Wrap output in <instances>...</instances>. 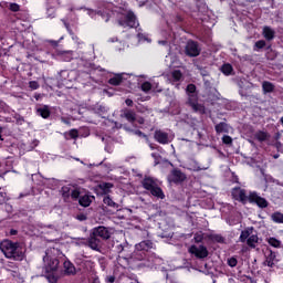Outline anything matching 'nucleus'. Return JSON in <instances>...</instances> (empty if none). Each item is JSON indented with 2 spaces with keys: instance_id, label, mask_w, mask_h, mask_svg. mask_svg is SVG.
<instances>
[{
  "instance_id": "f257e3e1",
  "label": "nucleus",
  "mask_w": 283,
  "mask_h": 283,
  "mask_svg": "<svg viewBox=\"0 0 283 283\" xmlns=\"http://www.w3.org/2000/svg\"><path fill=\"white\" fill-rule=\"evenodd\" d=\"M112 14H119L118 24L122 28H136L138 22L134 12L127 11L120 7H114L112 3L103 4L101 10L97 11V15L102 17L104 21H109Z\"/></svg>"
},
{
  "instance_id": "f03ea898",
  "label": "nucleus",
  "mask_w": 283,
  "mask_h": 283,
  "mask_svg": "<svg viewBox=\"0 0 283 283\" xmlns=\"http://www.w3.org/2000/svg\"><path fill=\"white\" fill-rule=\"evenodd\" d=\"M0 251L6 258H8V260H15L17 262H21L23 258H25L21 245L10 240H4L0 243Z\"/></svg>"
},
{
  "instance_id": "7ed1b4c3",
  "label": "nucleus",
  "mask_w": 283,
  "mask_h": 283,
  "mask_svg": "<svg viewBox=\"0 0 283 283\" xmlns=\"http://www.w3.org/2000/svg\"><path fill=\"white\" fill-rule=\"evenodd\" d=\"M186 94L188 96L187 105L196 113L205 114V106L198 103V94L196 93V86L193 84H188Z\"/></svg>"
},
{
  "instance_id": "20e7f679",
  "label": "nucleus",
  "mask_w": 283,
  "mask_h": 283,
  "mask_svg": "<svg viewBox=\"0 0 283 283\" xmlns=\"http://www.w3.org/2000/svg\"><path fill=\"white\" fill-rule=\"evenodd\" d=\"M57 252L59 250L54 248L46 250L45 256H43L46 273H55V271H59V259L52 255L53 253Z\"/></svg>"
},
{
  "instance_id": "39448f33",
  "label": "nucleus",
  "mask_w": 283,
  "mask_h": 283,
  "mask_svg": "<svg viewBox=\"0 0 283 283\" xmlns=\"http://www.w3.org/2000/svg\"><path fill=\"white\" fill-rule=\"evenodd\" d=\"M142 185L144 189L150 191L151 196L159 198V200H165V192L163 191V188L158 187V184L151 177L145 178Z\"/></svg>"
},
{
  "instance_id": "423d86ee",
  "label": "nucleus",
  "mask_w": 283,
  "mask_h": 283,
  "mask_svg": "<svg viewBox=\"0 0 283 283\" xmlns=\"http://www.w3.org/2000/svg\"><path fill=\"white\" fill-rule=\"evenodd\" d=\"M239 240L240 242H247L250 249H255L260 239L258 238V234L253 233V227H250L241 231Z\"/></svg>"
},
{
  "instance_id": "0eeeda50",
  "label": "nucleus",
  "mask_w": 283,
  "mask_h": 283,
  "mask_svg": "<svg viewBox=\"0 0 283 283\" xmlns=\"http://www.w3.org/2000/svg\"><path fill=\"white\" fill-rule=\"evenodd\" d=\"M185 54L190 57L200 56V45H198V42L188 41L185 48Z\"/></svg>"
},
{
  "instance_id": "6e6552de",
  "label": "nucleus",
  "mask_w": 283,
  "mask_h": 283,
  "mask_svg": "<svg viewBox=\"0 0 283 283\" xmlns=\"http://www.w3.org/2000/svg\"><path fill=\"white\" fill-rule=\"evenodd\" d=\"M232 198L242 202V205H247L249 202V196L247 195V190L242 188L232 189Z\"/></svg>"
},
{
  "instance_id": "1a4fd4ad",
  "label": "nucleus",
  "mask_w": 283,
  "mask_h": 283,
  "mask_svg": "<svg viewBox=\"0 0 283 283\" xmlns=\"http://www.w3.org/2000/svg\"><path fill=\"white\" fill-rule=\"evenodd\" d=\"M249 202H254L260 209H266V207H269V201L256 192H250Z\"/></svg>"
},
{
  "instance_id": "9d476101",
  "label": "nucleus",
  "mask_w": 283,
  "mask_h": 283,
  "mask_svg": "<svg viewBox=\"0 0 283 283\" xmlns=\"http://www.w3.org/2000/svg\"><path fill=\"white\" fill-rule=\"evenodd\" d=\"M189 253L196 255V258L205 259L209 255V250H207V247L205 245H191L189 248Z\"/></svg>"
},
{
  "instance_id": "9b49d317",
  "label": "nucleus",
  "mask_w": 283,
  "mask_h": 283,
  "mask_svg": "<svg viewBox=\"0 0 283 283\" xmlns=\"http://www.w3.org/2000/svg\"><path fill=\"white\" fill-rule=\"evenodd\" d=\"M154 138L160 145H169V143L174 140V137L169 136V134L164 130H156Z\"/></svg>"
},
{
  "instance_id": "f8f14e48",
  "label": "nucleus",
  "mask_w": 283,
  "mask_h": 283,
  "mask_svg": "<svg viewBox=\"0 0 283 283\" xmlns=\"http://www.w3.org/2000/svg\"><path fill=\"white\" fill-rule=\"evenodd\" d=\"M91 233H93L95 238H102V240H109V238H112L109 230L103 226L94 228Z\"/></svg>"
},
{
  "instance_id": "ddd939ff",
  "label": "nucleus",
  "mask_w": 283,
  "mask_h": 283,
  "mask_svg": "<svg viewBox=\"0 0 283 283\" xmlns=\"http://www.w3.org/2000/svg\"><path fill=\"white\" fill-rule=\"evenodd\" d=\"M168 178L170 182H185V180H187V175L178 169H174Z\"/></svg>"
},
{
  "instance_id": "4468645a",
  "label": "nucleus",
  "mask_w": 283,
  "mask_h": 283,
  "mask_svg": "<svg viewBox=\"0 0 283 283\" xmlns=\"http://www.w3.org/2000/svg\"><path fill=\"white\" fill-rule=\"evenodd\" d=\"M87 247L93 251H101V239L95 237L92 232L87 239Z\"/></svg>"
},
{
  "instance_id": "2eb2a0df",
  "label": "nucleus",
  "mask_w": 283,
  "mask_h": 283,
  "mask_svg": "<svg viewBox=\"0 0 283 283\" xmlns=\"http://www.w3.org/2000/svg\"><path fill=\"white\" fill-rule=\"evenodd\" d=\"M275 258H276L275 252L268 249L265 251V264H266V266L273 268V265L275 264Z\"/></svg>"
},
{
  "instance_id": "dca6fc26",
  "label": "nucleus",
  "mask_w": 283,
  "mask_h": 283,
  "mask_svg": "<svg viewBox=\"0 0 283 283\" xmlns=\"http://www.w3.org/2000/svg\"><path fill=\"white\" fill-rule=\"evenodd\" d=\"M188 169H189L190 171H207V169H209V166H207V167H201L198 161H196L195 159H191V160L188 163Z\"/></svg>"
},
{
  "instance_id": "f3484780",
  "label": "nucleus",
  "mask_w": 283,
  "mask_h": 283,
  "mask_svg": "<svg viewBox=\"0 0 283 283\" xmlns=\"http://www.w3.org/2000/svg\"><path fill=\"white\" fill-rule=\"evenodd\" d=\"M122 116L123 118H126L128 123H136V112L132 109H124Z\"/></svg>"
},
{
  "instance_id": "a211bd4d",
  "label": "nucleus",
  "mask_w": 283,
  "mask_h": 283,
  "mask_svg": "<svg viewBox=\"0 0 283 283\" xmlns=\"http://www.w3.org/2000/svg\"><path fill=\"white\" fill-rule=\"evenodd\" d=\"M263 36L266 41H273L275 39V31L271 27H264Z\"/></svg>"
},
{
  "instance_id": "6ab92c4d",
  "label": "nucleus",
  "mask_w": 283,
  "mask_h": 283,
  "mask_svg": "<svg viewBox=\"0 0 283 283\" xmlns=\"http://www.w3.org/2000/svg\"><path fill=\"white\" fill-rule=\"evenodd\" d=\"M138 251H149V249H154V242L146 240L142 241L138 245H136Z\"/></svg>"
},
{
  "instance_id": "aec40b11",
  "label": "nucleus",
  "mask_w": 283,
  "mask_h": 283,
  "mask_svg": "<svg viewBox=\"0 0 283 283\" xmlns=\"http://www.w3.org/2000/svg\"><path fill=\"white\" fill-rule=\"evenodd\" d=\"M170 83H179V81H182V72L180 70H175L170 73Z\"/></svg>"
},
{
  "instance_id": "412c9836",
  "label": "nucleus",
  "mask_w": 283,
  "mask_h": 283,
  "mask_svg": "<svg viewBox=\"0 0 283 283\" xmlns=\"http://www.w3.org/2000/svg\"><path fill=\"white\" fill-rule=\"evenodd\" d=\"M254 137L256 140H259V143H264L271 138V135H269L266 132L259 130L254 134Z\"/></svg>"
},
{
  "instance_id": "4be33fe9",
  "label": "nucleus",
  "mask_w": 283,
  "mask_h": 283,
  "mask_svg": "<svg viewBox=\"0 0 283 283\" xmlns=\"http://www.w3.org/2000/svg\"><path fill=\"white\" fill-rule=\"evenodd\" d=\"M36 114L42 118H50V106L44 105L36 109Z\"/></svg>"
},
{
  "instance_id": "5701e85b",
  "label": "nucleus",
  "mask_w": 283,
  "mask_h": 283,
  "mask_svg": "<svg viewBox=\"0 0 283 283\" xmlns=\"http://www.w3.org/2000/svg\"><path fill=\"white\" fill-rule=\"evenodd\" d=\"M64 273H66V275H74L76 268H74V264L71 262H64Z\"/></svg>"
},
{
  "instance_id": "b1692460",
  "label": "nucleus",
  "mask_w": 283,
  "mask_h": 283,
  "mask_svg": "<svg viewBox=\"0 0 283 283\" xmlns=\"http://www.w3.org/2000/svg\"><path fill=\"white\" fill-rule=\"evenodd\" d=\"M109 85H120L123 83V73L116 74L114 77L108 80Z\"/></svg>"
},
{
  "instance_id": "393cba45",
  "label": "nucleus",
  "mask_w": 283,
  "mask_h": 283,
  "mask_svg": "<svg viewBox=\"0 0 283 283\" xmlns=\"http://www.w3.org/2000/svg\"><path fill=\"white\" fill-rule=\"evenodd\" d=\"M92 198L94 197H90L87 195L80 197L78 202L81 207H90V205H92Z\"/></svg>"
},
{
  "instance_id": "a878e982",
  "label": "nucleus",
  "mask_w": 283,
  "mask_h": 283,
  "mask_svg": "<svg viewBox=\"0 0 283 283\" xmlns=\"http://www.w3.org/2000/svg\"><path fill=\"white\" fill-rule=\"evenodd\" d=\"M103 202L107 207H112V209H118V203H116L109 196H105Z\"/></svg>"
},
{
  "instance_id": "bb28decb",
  "label": "nucleus",
  "mask_w": 283,
  "mask_h": 283,
  "mask_svg": "<svg viewBox=\"0 0 283 283\" xmlns=\"http://www.w3.org/2000/svg\"><path fill=\"white\" fill-rule=\"evenodd\" d=\"M262 88L265 94H271L275 90V85L271 82H263Z\"/></svg>"
},
{
  "instance_id": "cd10ccee",
  "label": "nucleus",
  "mask_w": 283,
  "mask_h": 283,
  "mask_svg": "<svg viewBox=\"0 0 283 283\" xmlns=\"http://www.w3.org/2000/svg\"><path fill=\"white\" fill-rule=\"evenodd\" d=\"M268 244H270V247H273L274 249H281L282 248V241L271 237L268 239Z\"/></svg>"
},
{
  "instance_id": "c85d7f7f",
  "label": "nucleus",
  "mask_w": 283,
  "mask_h": 283,
  "mask_svg": "<svg viewBox=\"0 0 283 283\" xmlns=\"http://www.w3.org/2000/svg\"><path fill=\"white\" fill-rule=\"evenodd\" d=\"M113 187L114 185L109 182H104L99 185V189L103 191L104 196H107Z\"/></svg>"
},
{
  "instance_id": "c756f323",
  "label": "nucleus",
  "mask_w": 283,
  "mask_h": 283,
  "mask_svg": "<svg viewBox=\"0 0 283 283\" xmlns=\"http://www.w3.org/2000/svg\"><path fill=\"white\" fill-rule=\"evenodd\" d=\"M64 136L66 140H70V138H72L73 140H76V138H78V130L73 128L69 133H65Z\"/></svg>"
},
{
  "instance_id": "7c9ffc66",
  "label": "nucleus",
  "mask_w": 283,
  "mask_h": 283,
  "mask_svg": "<svg viewBox=\"0 0 283 283\" xmlns=\"http://www.w3.org/2000/svg\"><path fill=\"white\" fill-rule=\"evenodd\" d=\"M227 127H228L227 123L221 122L214 126V129H216L217 134H222L224 132H228Z\"/></svg>"
},
{
  "instance_id": "2f4dec72",
  "label": "nucleus",
  "mask_w": 283,
  "mask_h": 283,
  "mask_svg": "<svg viewBox=\"0 0 283 283\" xmlns=\"http://www.w3.org/2000/svg\"><path fill=\"white\" fill-rule=\"evenodd\" d=\"M271 219L273 220V222H276L279 224H283V213L282 212H274L271 216Z\"/></svg>"
},
{
  "instance_id": "473e14b6",
  "label": "nucleus",
  "mask_w": 283,
  "mask_h": 283,
  "mask_svg": "<svg viewBox=\"0 0 283 283\" xmlns=\"http://www.w3.org/2000/svg\"><path fill=\"white\" fill-rule=\"evenodd\" d=\"M221 72L226 74V76H229L233 72V66L231 64H223L221 67Z\"/></svg>"
},
{
  "instance_id": "72a5a7b5",
  "label": "nucleus",
  "mask_w": 283,
  "mask_h": 283,
  "mask_svg": "<svg viewBox=\"0 0 283 283\" xmlns=\"http://www.w3.org/2000/svg\"><path fill=\"white\" fill-rule=\"evenodd\" d=\"M62 196L63 198H70L71 193H72V188H70V186H64L61 189Z\"/></svg>"
},
{
  "instance_id": "f704fd0d",
  "label": "nucleus",
  "mask_w": 283,
  "mask_h": 283,
  "mask_svg": "<svg viewBox=\"0 0 283 283\" xmlns=\"http://www.w3.org/2000/svg\"><path fill=\"white\" fill-rule=\"evenodd\" d=\"M210 240H212V242H219L220 244L224 243V237L220 234H211Z\"/></svg>"
},
{
  "instance_id": "c9c22d12",
  "label": "nucleus",
  "mask_w": 283,
  "mask_h": 283,
  "mask_svg": "<svg viewBox=\"0 0 283 283\" xmlns=\"http://www.w3.org/2000/svg\"><path fill=\"white\" fill-rule=\"evenodd\" d=\"M228 266H231V269H234V266H238V259L235 256H231L228 259Z\"/></svg>"
},
{
  "instance_id": "e433bc0d",
  "label": "nucleus",
  "mask_w": 283,
  "mask_h": 283,
  "mask_svg": "<svg viewBox=\"0 0 283 283\" xmlns=\"http://www.w3.org/2000/svg\"><path fill=\"white\" fill-rule=\"evenodd\" d=\"M46 280L50 283H56V282H59V276L54 275V272H52L51 274L46 275Z\"/></svg>"
},
{
  "instance_id": "4c0bfd02",
  "label": "nucleus",
  "mask_w": 283,
  "mask_h": 283,
  "mask_svg": "<svg viewBox=\"0 0 283 283\" xmlns=\"http://www.w3.org/2000/svg\"><path fill=\"white\" fill-rule=\"evenodd\" d=\"M150 91H151V83H149V82H144V83L142 84V92L147 93V92H150Z\"/></svg>"
},
{
  "instance_id": "58836bf2",
  "label": "nucleus",
  "mask_w": 283,
  "mask_h": 283,
  "mask_svg": "<svg viewBox=\"0 0 283 283\" xmlns=\"http://www.w3.org/2000/svg\"><path fill=\"white\" fill-rule=\"evenodd\" d=\"M62 56H64V61L66 62L72 61V51L62 52Z\"/></svg>"
},
{
  "instance_id": "ea45409f",
  "label": "nucleus",
  "mask_w": 283,
  "mask_h": 283,
  "mask_svg": "<svg viewBox=\"0 0 283 283\" xmlns=\"http://www.w3.org/2000/svg\"><path fill=\"white\" fill-rule=\"evenodd\" d=\"M48 3L51 8H59V6H61V0H48Z\"/></svg>"
},
{
  "instance_id": "a19ab883",
  "label": "nucleus",
  "mask_w": 283,
  "mask_h": 283,
  "mask_svg": "<svg viewBox=\"0 0 283 283\" xmlns=\"http://www.w3.org/2000/svg\"><path fill=\"white\" fill-rule=\"evenodd\" d=\"M222 143H223L224 145H231V143H233V139L231 138V136L224 135V136L222 137Z\"/></svg>"
},
{
  "instance_id": "79ce46f5",
  "label": "nucleus",
  "mask_w": 283,
  "mask_h": 283,
  "mask_svg": "<svg viewBox=\"0 0 283 283\" xmlns=\"http://www.w3.org/2000/svg\"><path fill=\"white\" fill-rule=\"evenodd\" d=\"M266 46V42L264 40H259L258 42H255V48H258V50H262V48Z\"/></svg>"
},
{
  "instance_id": "37998d69",
  "label": "nucleus",
  "mask_w": 283,
  "mask_h": 283,
  "mask_svg": "<svg viewBox=\"0 0 283 283\" xmlns=\"http://www.w3.org/2000/svg\"><path fill=\"white\" fill-rule=\"evenodd\" d=\"M70 196L73 198V200H76L78 196H81V191H78L77 189H72Z\"/></svg>"
},
{
  "instance_id": "c03bdc74",
  "label": "nucleus",
  "mask_w": 283,
  "mask_h": 283,
  "mask_svg": "<svg viewBox=\"0 0 283 283\" xmlns=\"http://www.w3.org/2000/svg\"><path fill=\"white\" fill-rule=\"evenodd\" d=\"M29 87L31 90H39V87H40L39 82H36V81L29 82Z\"/></svg>"
},
{
  "instance_id": "a18cd8bd",
  "label": "nucleus",
  "mask_w": 283,
  "mask_h": 283,
  "mask_svg": "<svg viewBox=\"0 0 283 283\" xmlns=\"http://www.w3.org/2000/svg\"><path fill=\"white\" fill-rule=\"evenodd\" d=\"M133 134H135V136H139L142 138H145L146 140H149V137H147V135H145L143 132L140 130H134Z\"/></svg>"
},
{
  "instance_id": "49530a36",
  "label": "nucleus",
  "mask_w": 283,
  "mask_h": 283,
  "mask_svg": "<svg viewBox=\"0 0 283 283\" xmlns=\"http://www.w3.org/2000/svg\"><path fill=\"white\" fill-rule=\"evenodd\" d=\"M10 10H11V12H19L20 7L17 3H11L10 4Z\"/></svg>"
},
{
  "instance_id": "de8ad7c7",
  "label": "nucleus",
  "mask_w": 283,
  "mask_h": 283,
  "mask_svg": "<svg viewBox=\"0 0 283 283\" xmlns=\"http://www.w3.org/2000/svg\"><path fill=\"white\" fill-rule=\"evenodd\" d=\"M8 200L6 192L0 191V205H3Z\"/></svg>"
},
{
  "instance_id": "09e8293b",
  "label": "nucleus",
  "mask_w": 283,
  "mask_h": 283,
  "mask_svg": "<svg viewBox=\"0 0 283 283\" xmlns=\"http://www.w3.org/2000/svg\"><path fill=\"white\" fill-rule=\"evenodd\" d=\"M203 239L205 237L202 235V233L195 234V242H202Z\"/></svg>"
},
{
  "instance_id": "8fccbe9b",
  "label": "nucleus",
  "mask_w": 283,
  "mask_h": 283,
  "mask_svg": "<svg viewBox=\"0 0 283 283\" xmlns=\"http://www.w3.org/2000/svg\"><path fill=\"white\" fill-rule=\"evenodd\" d=\"M106 282L114 283V282H116V277L114 275L106 276Z\"/></svg>"
},
{
  "instance_id": "3c124183",
  "label": "nucleus",
  "mask_w": 283,
  "mask_h": 283,
  "mask_svg": "<svg viewBox=\"0 0 283 283\" xmlns=\"http://www.w3.org/2000/svg\"><path fill=\"white\" fill-rule=\"evenodd\" d=\"M125 103L128 107H132V105H134V101H132L130 98H127Z\"/></svg>"
},
{
  "instance_id": "603ef678",
  "label": "nucleus",
  "mask_w": 283,
  "mask_h": 283,
  "mask_svg": "<svg viewBox=\"0 0 283 283\" xmlns=\"http://www.w3.org/2000/svg\"><path fill=\"white\" fill-rule=\"evenodd\" d=\"M136 120H137V123H138L139 125H145V118L138 117V118H136Z\"/></svg>"
},
{
  "instance_id": "864d4df0",
  "label": "nucleus",
  "mask_w": 283,
  "mask_h": 283,
  "mask_svg": "<svg viewBox=\"0 0 283 283\" xmlns=\"http://www.w3.org/2000/svg\"><path fill=\"white\" fill-rule=\"evenodd\" d=\"M61 120H62V123H64V125H70V120L65 119V117H62Z\"/></svg>"
},
{
  "instance_id": "5fc2aeb1",
  "label": "nucleus",
  "mask_w": 283,
  "mask_h": 283,
  "mask_svg": "<svg viewBox=\"0 0 283 283\" xmlns=\"http://www.w3.org/2000/svg\"><path fill=\"white\" fill-rule=\"evenodd\" d=\"M108 41H109V43H115V41H118V38H112Z\"/></svg>"
},
{
  "instance_id": "6e6d98bb",
  "label": "nucleus",
  "mask_w": 283,
  "mask_h": 283,
  "mask_svg": "<svg viewBox=\"0 0 283 283\" xmlns=\"http://www.w3.org/2000/svg\"><path fill=\"white\" fill-rule=\"evenodd\" d=\"M1 134H3V128L0 127V140H3V137H1Z\"/></svg>"
},
{
  "instance_id": "4d7b16f0",
  "label": "nucleus",
  "mask_w": 283,
  "mask_h": 283,
  "mask_svg": "<svg viewBox=\"0 0 283 283\" xmlns=\"http://www.w3.org/2000/svg\"><path fill=\"white\" fill-rule=\"evenodd\" d=\"M159 45H167V41H159Z\"/></svg>"
},
{
  "instance_id": "13d9d810",
  "label": "nucleus",
  "mask_w": 283,
  "mask_h": 283,
  "mask_svg": "<svg viewBox=\"0 0 283 283\" xmlns=\"http://www.w3.org/2000/svg\"><path fill=\"white\" fill-rule=\"evenodd\" d=\"M78 220H85V216H83V214L80 216V217H78Z\"/></svg>"
},
{
  "instance_id": "bf43d9fd",
  "label": "nucleus",
  "mask_w": 283,
  "mask_h": 283,
  "mask_svg": "<svg viewBox=\"0 0 283 283\" xmlns=\"http://www.w3.org/2000/svg\"><path fill=\"white\" fill-rule=\"evenodd\" d=\"M49 229H53V231H56V228L54 226H49Z\"/></svg>"
},
{
  "instance_id": "052dcab7",
  "label": "nucleus",
  "mask_w": 283,
  "mask_h": 283,
  "mask_svg": "<svg viewBox=\"0 0 283 283\" xmlns=\"http://www.w3.org/2000/svg\"><path fill=\"white\" fill-rule=\"evenodd\" d=\"M274 158H280V155H275Z\"/></svg>"
},
{
  "instance_id": "680f3d73",
  "label": "nucleus",
  "mask_w": 283,
  "mask_h": 283,
  "mask_svg": "<svg viewBox=\"0 0 283 283\" xmlns=\"http://www.w3.org/2000/svg\"><path fill=\"white\" fill-rule=\"evenodd\" d=\"M1 56H2V53L0 52V59H1Z\"/></svg>"
},
{
  "instance_id": "e2e57ef3",
  "label": "nucleus",
  "mask_w": 283,
  "mask_h": 283,
  "mask_svg": "<svg viewBox=\"0 0 283 283\" xmlns=\"http://www.w3.org/2000/svg\"><path fill=\"white\" fill-rule=\"evenodd\" d=\"M2 48H1V45H0V50H1Z\"/></svg>"
}]
</instances>
